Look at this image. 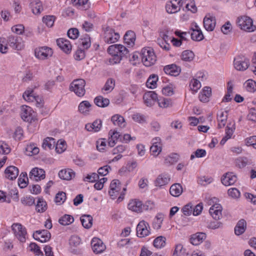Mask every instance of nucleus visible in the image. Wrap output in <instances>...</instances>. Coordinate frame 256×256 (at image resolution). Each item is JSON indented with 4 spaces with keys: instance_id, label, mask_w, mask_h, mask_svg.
<instances>
[{
    "instance_id": "nucleus-1",
    "label": "nucleus",
    "mask_w": 256,
    "mask_h": 256,
    "mask_svg": "<svg viewBox=\"0 0 256 256\" xmlns=\"http://www.w3.org/2000/svg\"><path fill=\"white\" fill-rule=\"evenodd\" d=\"M209 206H210L209 208V214L216 220V222L210 223L209 228L212 229L218 228L221 224L218 220L222 216V208L219 204L218 199L216 197L209 198Z\"/></svg>"
},
{
    "instance_id": "nucleus-2",
    "label": "nucleus",
    "mask_w": 256,
    "mask_h": 256,
    "mask_svg": "<svg viewBox=\"0 0 256 256\" xmlns=\"http://www.w3.org/2000/svg\"><path fill=\"white\" fill-rule=\"evenodd\" d=\"M107 50L112 55V57L109 59V62L111 64L120 62L122 58L128 52V50L122 44L111 45Z\"/></svg>"
},
{
    "instance_id": "nucleus-3",
    "label": "nucleus",
    "mask_w": 256,
    "mask_h": 256,
    "mask_svg": "<svg viewBox=\"0 0 256 256\" xmlns=\"http://www.w3.org/2000/svg\"><path fill=\"white\" fill-rule=\"evenodd\" d=\"M140 55L142 61L146 66H150L156 61V55L151 48H143L141 50Z\"/></svg>"
},
{
    "instance_id": "nucleus-4",
    "label": "nucleus",
    "mask_w": 256,
    "mask_h": 256,
    "mask_svg": "<svg viewBox=\"0 0 256 256\" xmlns=\"http://www.w3.org/2000/svg\"><path fill=\"white\" fill-rule=\"evenodd\" d=\"M237 24L241 30L246 32H252L256 29V26L253 24L252 19L246 16L238 18Z\"/></svg>"
},
{
    "instance_id": "nucleus-5",
    "label": "nucleus",
    "mask_w": 256,
    "mask_h": 256,
    "mask_svg": "<svg viewBox=\"0 0 256 256\" xmlns=\"http://www.w3.org/2000/svg\"><path fill=\"white\" fill-rule=\"evenodd\" d=\"M85 85L86 82L84 80L81 78L74 80L70 84V90L74 92L78 96L82 97L86 93Z\"/></svg>"
},
{
    "instance_id": "nucleus-6",
    "label": "nucleus",
    "mask_w": 256,
    "mask_h": 256,
    "mask_svg": "<svg viewBox=\"0 0 256 256\" xmlns=\"http://www.w3.org/2000/svg\"><path fill=\"white\" fill-rule=\"evenodd\" d=\"M12 229L14 236L20 242H26L27 232L25 227L19 223H16L12 226Z\"/></svg>"
},
{
    "instance_id": "nucleus-7",
    "label": "nucleus",
    "mask_w": 256,
    "mask_h": 256,
    "mask_svg": "<svg viewBox=\"0 0 256 256\" xmlns=\"http://www.w3.org/2000/svg\"><path fill=\"white\" fill-rule=\"evenodd\" d=\"M236 128L235 121L233 120H229L225 128V135L220 142V145H224L228 140L232 138Z\"/></svg>"
},
{
    "instance_id": "nucleus-8",
    "label": "nucleus",
    "mask_w": 256,
    "mask_h": 256,
    "mask_svg": "<svg viewBox=\"0 0 256 256\" xmlns=\"http://www.w3.org/2000/svg\"><path fill=\"white\" fill-rule=\"evenodd\" d=\"M7 42L10 46L18 50H22L24 46L22 38L18 36H10Z\"/></svg>"
},
{
    "instance_id": "nucleus-9",
    "label": "nucleus",
    "mask_w": 256,
    "mask_h": 256,
    "mask_svg": "<svg viewBox=\"0 0 256 256\" xmlns=\"http://www.w3.org/2000/svg\"><path fill=\"white\" fill-rule=\"evenodd\" d=\"M20 116L26 122H32L36 120L34 112L30 106H22Z\"/></svg>"
},
{
    "instance_id": "nucleus-10",
    "label": "nucleus",
    "mask_w": 256,
    "mask_h": 256,
    "mask_svg": "<svg viewBox=\"0 0 256 256\" xmlns=\"http://www.w3.org/2000/svg\"><path fill=\"white\" fill-rule=\"evenodd\" d=\"M36 56L40 60H46L52 56L53 51L48 46H42L35 49Z\"/></svg>"
},
{
    "instance_id": "nucleus-11",
    "label": "nucleus",
    "mask_w": 256,
    "mask_h": 256,
    "mask_svg": "<svg viewBox=\"0 0 256 256\" xmlns=\"http://www.w3.org/2000/svg\"><path fill=\"white\" fill-rule=\"evenodd\" d=\"M149 224L144 220L140 221L136 226V234L140 238L148 236L150 234Z\"/></svg>"
},
{
    "instance_id": "nucleus-12",
    "label": "nucleus",
    "mask_w": 256,
    "mask_h": 256,
    "mask_svg": "<svg viewBox=\"0 0 256 256\" xmlns=\"http://www.w3.org/2000/svg\"><path fill=\"white\" fill-rule=\"evenodd\" d=\"M248 60L244 57L238 56L234 59V66L237 70L244 71L248 68Z\"/></svg>"
},
{
    "instance_id": "nucleus-13",
    "label": "nucleus",
    "mask_w": 256,
    "mask_h": 256,
    "mask_svg": "<svg viewBox=\"0 0 256 256\" xmlns=\"http://www.w3.org/2000/svg\"><path fill=\"white\" fill-rule=\"evenodd\" d=\"M120 34L111 28H107L104 32V41L108 44L116 42L120 38Z\"/></svg>"
},
{
    "instance_id": "nucleus-14",
    "label": "nucleus",
    "mask_w": 256,
    "mask_h": 256,
    "mask_svg": "<svg viewBox=\"0 0 256 256\" xmlns=\"http://www.w3.org/2000/svg\"><path fill=\"white\" fill-rule=\"evenodd\" d=\"M33 237L36 240L41 242H46L50 240L51 234L48 230H39L34 233Z\"/></svg>"
},
{
    "instance_id": "nucleus-15",
    "label": "nucleus",
    "mask_w": 256,
    "mask_h": 256,
    "mask_svg": "<svg viewBox=\"0 0 256 256\" xmlns=\"http://www.w3.org/2000/svg\"><path fill=\"white\" fill-rule=\"evenodd\" d=\"M91 246L94 252L96 254L103 252L106 248L102 241L97 238L92 239Z\"/></svg>"
},
{
    "instance_id": "nucleus-16",
    "label": "nucleus",
    "mask_w": 256,
    "mask_h": 256,
    "mask_svg": "<svg viewBox=\"0 0 256 256\" xmlns=\"http://www.w3.org/2000/svg\"><path fill=\"white\" fill-rule=\"evenodd\" d=\"M45 172L44 170L38 168H33L30 172L29 178L32 180L38 182L45 178Z\"/></svg>"
},
{
    "instance_id": "nucleus-17",
    "label": "nucleus",
    "mask_w": 256,
    "mask_h": 256,
    "mask_svg": "<svg viewBox=\"0 0 256 256\" xmlns=\"http://www.w3.org/2000/svg\"><path fill=\"white\" fill-rule=\"evenodd\" d=\"M120 182L118 180H114L110 184L108 194L111 198L114 200L118 196L120 190Z\"/></svg>"
},
{
    "instance_id": "nucleus-18",
    "label": "nucleus",
    "mask_w": 256,
    "mask_h": 256,
    "mask_svg": "<svg viewBox=\"0 0 256 256\" xmlns=\"http://www.w3.org/2000/svg\"><path fill=\"white\" fill-rule=\"evenodd\" d=\"M181 1L182 0H178H178H173L168 2L166 6V12L169 14H173L180 10V7L182 6Z\"/></svg>"
},
{
    "instance_id": "nucleus-19",
    "label": "nucleus",
    "mask_w": 256,
    "mask_h": 256,
    "mask_svg": "<svg viewBox=\"0 0 256 256\" xmlns=\"http://www.w3.org/2000/svg\"><path fill=\"white\" fill-rule=\"evenodd\" d=\"M228 111L227 110H221L218 112L217 114V122L218 128H222L226 124Z\"/></svg>"
},
{
    "instance_id": "nucleus-20",
    "label": "nucleus",
    "mask_w": 256,
    "mask_h": 256,
    "mask_svg": "<svg viewBox=\"0 0 256 256\" xmlns=\"http://www.w3.org/2000/svg\"><path fill=\"white\" fill-rule=\"evenodd\" d=\"M152 146L150 148V150L152 154L157 156L162 152V144L160 138H156L152 139Z\"/></svg>"
},
{
    "instance_id": "nucleus-21",
    "label": "nucleus",
    "mask_w": 256,
    "mask_h": 256,
    "mask_svg": "<svg viewBox=\"0 0 256 256\" xmlns=\"http://www.w3.org/2000/svg\"><path fill=\"white\" fill-rule=\"evenodd\" d=\"M4 173L6 178L10 180H14L18 176L19 170L16 166H11L5 170Z\"/></svg>"
},
{
    "instance_id": "nucleus-22",
    "label": "nucleus",
    "mask_w": 256,
    "mask_h": 256,
    "mask_svg": "<svg viewBox=\"0 0 256 256\" xmlns=\"http://www.w3.org/2000/svg\"><path fill=\"white\" fill-rule=\"evenodd\" d=\"M57 45L66 53H69L72 50V45L70 42L64 38H60L56 40Z\"/></svg>"
},
{
    "instance_id": "nucleus-23",
    "label": "nucleus",
    "mask_w": 256,
    "mask_h": 256,
    "mask_svg": "<svg viewBox=\"0 0 256 256\" xmlns=\"http://www.w3.org/2000/svg\"><path fill=\"white\" fill-rule=\"evenodd\" d=\"M206 238V234L204 232H197L191 236L190 242L192 244L197 246L202 243Z\"/></svg>"
},
{
    "instance_id": "nucleus-24",
    "label": "nucleus",
    "mask_w": 256,
    "mask_h": 256,
    "mask_svg": "<svg viewBox=\"0 0 256 256\" xmlns=\"http://www.w3.org/2000/svg\"><path fill=\"white\" fill-rule=\"evenodd\" d=\"M236 176L232 173H226L222 178V184L226 186L234 184L236 181Z\"/></svg>"
},
{
    "instance_id": "nucleus-25",
    "label": "nucleus",
    "mask_w": 256,
    "mask_h": 256,
    "mask_svg": "<svg viewBox=\"0 0 256 256\" xmlns=\"http://www.w3.org/2000/svg\"><path fill=\"white\" fill-rule=\"evenodd\" d=\"M102 122L100 120H96L92 124H86V129L89 132H98L102 127Z\"/></svg>"
},
{
    "instance_id": "nucleus-26",
    "label": "nucleus",
    "mask_w": 256,
    "mask_h": 256,
    "mask_svg": "<svg viewBox=\"0 0 256 256\" xmlns=\"http://www.w3.org/2000/svg\"><path fill=\"white\" fill-rule=\"evenodd\" d=\"M165 73L170 76H176L179 74L180 69L174 64L168 65L164 67Z\"/></svg>"
},
{
    "instance_id": "nucleus-27",
    "label": "nucleus",
    "mask_w": 256,
    "mask_h": 256,
    "mask_svg": "<svg viewBox=\"0 0 256 256\" xmlns=\"http://www.w3.org/2000/svg\"><path fill=\"white\" fill-rule=\"evenodd\" d=\"M246 228V221L242 219L236 224L234 228V233L236 236H240L245 232Z\"/></svg>"
},
{
    "instance_id": "nucleus-28",
    "label": "nucleus",
    "mask_w": 256,
    "mask_h": 256,
    "mask_svg": "<svg viewBox=\"0 0 256 256\" xmlns=\"http://www.w3.org/2000/svg\"><path fill=\"white\" fill-rule=\"evenodd\" d=\"M170 180V176L165 174L159 175L155 180V185L157 186H162L168 183Z\"/></svg>"
},
{
    "instance_id": "nucleus-29",
    "label": "nucleus",
    "mask_w": 256,
    "mask_h": 256,
    "mask_svg": "<svg viewBox=\"0 0 256 256\" xmlns=\"http://www.w3.org/2000/svg\"><path fill=\"white\" fill-rule=\"evenodd\" d=\"M75 173L71 169L62 170L58 172L59 177L64 180H70L74 176Z\"/></svg>"
},
{
    "instance_id": "nucleus-30",
    "label": "nucleus",
    "mask_w": 256,
    "mask_h": 256,
    "mask_svg": "<svg viewBox=\"0 0 256 256\" xmlns=\"http://www.w3.org/2000/svg\"><path fill=\"white\" fill-rule=\"evenodd\" d=\"M32 12L35 14H40L43 10L42 4L39 0H34L30 4Z\"/></svg>"
},
{
    "instance_id": "nucleus-31",
    "label": "nucleus",
    "mask_w": 256,
    "mask_h": 256,
    "mask_svg": "<svg viewBox=\"0 0 256 256\" xmlns=\"http://www.w3.org/2000/svg\"><path fill=\"white\" fill-rule=\"evenodd\" d=\"M80 219L82 224L84 228L88 229L92 227L93 218L90 215H82Z\"/></svg>"
},
{
    "instance_id": "nucleus-32",
    "label": "nucleus",
    "mask_w": 256,
    "mask_h": 256,
    "mask_svg": "<svg viewBox=\"0 0 256 256\" xmlns=\"http://www.w3.org/2000/svg\"><path fill=\"white\" fill-rule=\"evenodd\" d=\"M142 203L140 201L137 200H132L128 204V208L130 210L136 212H140L142 210Z\"/></svg>"
},
{
    "instance_id": "nucleus-33",
    "label": "nucleus",
    "mask_w": 256,
    "mask_h": 256,
    "mask_svg": "<svg viewBox=\"0 0 256 256\" xmlns=\"http://www.w3.org/2000/svg\"><path fill=\"white\" fill-rule=\"evenodd\" d=\"M170 194L174 196H180L182 192V186L180 184H173L170 188Z\"/></svg>"
},
{
    "instance_id": "nucleus-34",
    "label": "nucleus",
    "mask_w": 256,
    "mask_h": 256,
    "mask_svg": "<svg viewBox=\"0 0 256 256\" xmlns=\"http://www.w3.org/2000/svg\"><path fill=\"white\" fill-rule=\"evenodd\" d=\"M92 105L88 100L82 102L78 106V111L82 114H87L90 110Z\"/></svg>"
},
{
    "instance_id": "nucleus-35",
    "label": "nucleus",
    "mask_w": 256,
    "mask_h": 256,
    "mask_svg": "<svg viewBox=\"0 0 256 256\" xmlns=\"http://www.w3.org/2000/svg\"><path fill=\"white\" fill-rule=\"evenodd\" d=\"M111 120L114 126L122 128L126 126L124 118L120 114H116L113 116L112 117Z\"/></svg>"
},
{
    "instance_id": "nucleus-36",
    "label": "nucleus",
    "mask_w": 256,
    "mask_h": 256,
    "mask_svg": "<svg viewBox=\"0 0 256 256\" xmlns=\"http://www.w3.org/2000/svg\"><path fill=\"white\" fill-rule=\"evenodd\" d=\"M135 40V34L132 30L128 31L124 36V42L130 46L134 44Z\"/></svg>"
},
{
    "instance_id": "nucleus-37",
    "label": "nucleus",
    "mask_w": 256,
    "mask_h": 256,
    "mask_svg": "<svg viewBox=\"0 0 256 256\" xmlns=\"http://www.w3.org/2000/svg\"><path fill=\"white\" fill-rule=\"evenodd\" d=\"M164 215L162 213H158L154 218L153 222L152 227L155 230H159L162 226V224L164 220Z\"/></svg>"
},
{
    "instance_id": "nucleus-38",
    "label": "nucleus",
    "mask_w": 256,
    "mask_h": 256,
    "mask_svg": "<svg viewBox=\"0 0 256 256\" xmlns=\"http://www.w3.org/2000/svg\"><path fill=\"white\" fill-rule=\"evenodd\" d=\"M88 0H72L73 4L82 10H86L90 7Z\"/></svg>"
},
{
    "instance_id": "nucleus-39",
    "label": "nucleus",
    "mask_w": 256,
    "mask_h": 256,
    "mask_svg": "<svg viewBox=\"0 0 256 256\" xmlns=\"http://www.w3.org/2000/svg\"><path fill=\"white\" fill-rule=\"evenodd\" d=\"M108 134L110 136L108 142V146L110 147H113L120 138V134L117 131H112V130L109 132Z\"/></svg>"
},
{
    "instance_id": "nucleus-40",
    "label": "nucleus",
    "mask_w": 256,
    "mask_h": 256,
    "mask_svg": "<svg viewBox=\"0 0 256 256\" xmlns=\"http://www.w3.org/2000/svg\"><path fill=\"white\" fill-rule=\"evenodd\" d=\"M94 102L96 106L102 108L106 107L110 104V100L102 96H96L94 100Z\"/></svg>"
},
{
    "instance_id": "nucleus-41",
    "label": "nucleus",
    "mask_w": 256,
    "mask_h": 256,
    "mask_svg": "<svg viewBox=\"0 0 256 256\" xmlns=\"http://www.w3.org/2000/svg\"><path fill=\"white\" fill-rule=\"evenodd\" d=\"M47 209V204L42 198H38L36 206V210L38 212H43Z\"/></svg>"
},
{
    "instance_id": "nucleus-42",
    "label": "nucleus",
    "mask_w": 256,
    "mask_h": 256,
    "mask_svg": "<svg viewBox=\"0 0 256 256\" xmlns=\"http://www.w3.org/2000/svg\"><path fill=\"white\" fill-rule=\"evenodd\" d=\"M36 94L31 88H28L22 94L24 100L28 102H34L36 100Z\"/></svg>"
},
{
    "instance_id": "nucleus-43",
    "label": "nucleus",
    "mask_w": 256,
    "mask_h": 256,
    "mask_svg": "<svg viewBox=\"0 0 256 256\" xmlns=\"http://www.w3.org/2000/svg\"><path fill=\"white\" fill-rule=\"evenodd\" d=\"M158 79V76L156 74H151L148 78L146 82L147 87L151 89L154 88L156 87Z\"/></svg>"
},
{
    "instance_id": "nucleus-44",
    "label": "nucleus",
    "mask_w": 256,
    "mask_h": 256,
    "mask_svg": "<svg viewBox=\"0 0 256 256\" xmlns=\"http://www.w3.org/2000/svg\"><path fill=\"white\" fill-rule=\"evenodd\" d=\"M233 84L232 82H228L227 84V92L222 99V102H230L232 98Z\"/></svg>"
},
{
    "instance_id": "nucleus-45",
    "label": "nucleus",
    "mask_w": 256,
    "mask_h": 256,
    "mask_svg": "<svg viewBox=\"0 0 256 256\" xmlns=\"http://www.w3.org/2000/svg\"><path fill=\"white\" fill-rule=\"evenodd\" d=\"M39 151V148L34 144L28 145L26 148V154L30 156L37 154Z\"/></svg>"
},
{
    "instance_id": "nucleus-46",
    "label": "nucleus",
    "mask_w": 256,
    "mask_h": 256,
    "mask_svg": "<svg viewBox=\"0 0 256 256\" xmlns=\"http://www.w3.org/2000/svg\"><path fill=\"white\" fill-rule=\"evenodd\" d=\"M74 221L72 216L69 214H64L58 220L60 224L63 226H67L71 224Z\"/></svg>"
},
{
    "instance_id": "nucleus-47",
    "label": "nucleus",
    "mask_w": 256,
    "mask_h": 256,
    "mask_svg": "<svg viewBox=\"0 0 256 256\" xmlns=\"http://www.w3.org/2000/svg\"><path fill=\"white\" fill-rule=\"evenodd\" d=\"M114 80L111 78H108L102 88V92L105 91L106 93H108L114 88Z\"/></svg>"
},
{
    "instance_id": "nucleus-48",
    "label": "nucleus",
    "mask_w": 256,
    "mask_h": 256,
    "mask_svg": "<svg viewBox=\"0 0 256 256\" xmlns=\"http://www.w3.org/2000/svg\"><path fill=\"white\" fill-rule=\"evenodd\" d=\"M246 90L250 92H256V82L251 79L247 80L244 84Z\"/></svg>"
},
{
    "instance_id": "nucleus-49",
    "label": "nucleus",
    "mask_w": 256,
    "mask_h": 256,
    "mask_svg": "<svg viewBox=\"0 0 256 256\" xmlns=\"http://www.w3.org/2000/svg\"><path fill=\"white\" fill-rule=\"evenodd\" d=\"M166 238L163 236H159L156 238L153 244L154 247L158 248H161L166 245Z\"/></svg>"
},
{
    "instance_id": "nucleus-50",
    "label": "nucleus",
    "mask_w": 256,
    "mask_h": 256,
    "mask_svg": "<svg viewBox=\"0 0 256 256\" xmlns=\"http://www.w3.org/2000/svg\"><path fill=\"white\" fill-rule=\"evenodd\" d=\"M190 87L192 92L196 93L201 87V84L199 80L196 79L192 78L190 82Z\"/></svg>"
},
{
    "instance_id": "nucleus-51",
    "label": "nucleus",
    "mask_w": 256,
    "mask_h": 256,
    "mask_svg": "<svg viewBox=\"0 0 256 256\" xmlns=\"http://www.w3.org/2000/svg\"><path fill=\"white\" fill-rule=\"evenodd\" d=\"M26 180L28 181V178L27 176V173L26 172H22L20 174L18 180V184L21 188H24L27 186Z\"/></svg>"
},
{
    "instance_id": "nucleus-52",
    "label": "nucleus",
    "mask_w": 256,
    "mask_h": 256,
    "mask_svg": "<svg viewBox=\"0 0 256 256\" xmlns=\"http://www.w3.org/2000/svg\"><path fill=\"white\" fill-rule=\"evenodd\" d=\"M54 138H47L44 140L42 147L45 150H51L54 148Z\"/></svg>"
},
{
    "instance_id": "nucleus-53",
    "label": "nucleus",
    "mask_w": 256,
    "mask_h": 256,
    "mask_svg": "<svg viewBox=\"0 0 256 256\" xmlns=\"http://www.w3.org/2000/svg\"><path fill=\"white\" fill-rule=\"evenodd\" d=\"M194 56V52L190 50H184L182 52L181 57L183 60L190 62L193 60Z\"/></svg>"
},
{
    "instance_id": "nucleus-54",
    "label": "nucleus",
    "mask_w": 256,
    "mask_h": 256,
    "mask_svg": "<svg viewBox=\"0 0 256 256\" xmlns=\"http://www.w3.org/2000/svg\"><path fill=\"white\" fill-rule=\"evenodd\" d=\"M192 40L196 41H200L204 38V35L200 30H193V32L190 33Z\"/></svg>"
},
{
    "instance_id": "nucleus-55",
    "label": "nucleus",
    "mask_w": 256,
    "mask_h": 256,
    "mask_svg": "<svg viewBox=\"0 0 256 256\" xmlns=\"http://www.w3.org/2000/svg\"><path fill=\"white\" fill-rule=\"evenodd\" d=\"M158 102L159 106L163 108H166L172 105L171 100L167 98H161L158 100Z\"/></svg>"
},
{
    "instance_id": "nucleus-56",
    "label": "nucleus",
    "mask_w": 256,
    "mask_h": 256,
    "mask_svg": "<svg viewBox=\"0 0 256 256\" xmlns=\"http://www.w3.org/2000/svg\"><path fill=\"white\" fill-rule=\"evenodd\" d=\"M80 43L84 49H88L90 46L91 42L90 37L88 34H86L84 38L80 40Z\"/></svg>"
},
{
    "instance_id": "nucleus-57",
    "label": "nucleus",
    "mask_w": 256,
    "mask_h": 256,
    "mask_svg": "<svg viewBox=\"0 0 256 256\" xmlns=\"http://www.w3.org/2000/svg\"><path fill=\"white\" fill-rule=\"evenodd\" d=\"M206 154V152L203 149H198L196 151L193 152L190 157L191 160H192L195 158H200L204 157Z\"/></svg>"
},
{
    "instance_id": "nucleus-58",
    "label": "nucleus",
    "mask_w": 256,
    "mask_h": 256,
    "mask_svg": "<svg viewBox=\"0 0 256 256\" xmlns=\"http://www.w3.org/2000/svg\"><path fill=\"white\" fill-rule=\"evenodd\" d=\"M199 99L203 102H208V86H204L199 94Z\"/></svg>"
},
{
    "instance_id": "nucleus-59",
    "label": "nucleus",
    "mask_w": 256,
    "mask_h": 256,
    "mask_svg": "<svg viewBox=\"0 0 256 256\" xmlns=\"http://www.w3.org/2000/svg\"><path fill=\"white\" fill-rule=\"evenodd\" d=\"M228 194L229 196L234 199L238 198L240 196V192L234 188H232L228 189Z\"/></svg>"
},
{
    "instance_id": "nucleus-60",
    "label": "nucleus",
    "mask_w": 256,
    "mask_h": 256,
    "mask_svg": "<svg viewBox=\"0 0 256 256\" xmlns=\"http://www.w3.org/2000/svg\"><path fill=\"white\" fill-rule=\"evenodd\" d=\"M81 243V240L78 236H72L69 240V244L70 246L76 247Z\"/></svg>"
},
{
    "instance_id": "nucleus-61",
    "label": "nucleus",
    "mask_w": 256,
    "mask_h": 256,
    "mask_svg": "<svg viewBox=\"0 0 256 256\" xmlns=\"http://www.w3.org/2000/svg\"><path fill=\"white\" fill-rule=\"evenodd\" d=\"M132 120L142 124L146 122V117L140 113H136L132 116Z\"/></svg>"
},
{
    "instance_id": "nucleus-62",
    "label": "nucleus",
    "mask_w": 256,
    "mask_h": 256,
    "mask_svg": "<svg viewBox=\"0 0 256 256\" xmlns=\"http://www.w3.org/2000/svg\"><path fill=\"white\" fill-rule=\"evenodd\" d=\"M244 142L247 146H252L254 149H256V136L246 138Z\"/></svg>"
},
{
    "instance_id": "nucleus-63",
    "label": "nucleus",
    "mask_w": 256,
    "mask_h": 256,
    "mask_svg": "<svg viewBox=\"0 0 256 256\" xmlns=\"http://www.w3.org/2000/svg\"><path fill=\"white\" fill-rule=\"evenodd\" d=\"M34 198L32 196H26L21 199L22 203L26 206H31L34 204Z\"/></svg>"
},
{
    "instance_id": "nucleus-64",
    "label": "nucleus",
    "mask_w": 256,
    "mask_h": 256,
    "mask_svg": "<svg viewBox=\"0 0 256 256\" xmlns=\"http://www.w3.org/2000/svg\"><path fill=\"white\" fill-rule=\"evenodd\" d=\"M185 249L181 244H178L176 246L172 256H182L184 254Z\"/></svg>"
}]
</instances>
